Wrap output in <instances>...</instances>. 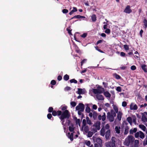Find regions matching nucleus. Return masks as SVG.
<instances>
[{"label": "nucleus", "mask_w": 147, "mask_h": 147, "mask_svg": "<svg viewBox=\"0 0 147 147\" xmlns=\"http://www.w3.org/2000/svg\"><path fill=\"white\" fill-rule=\"evenodd\" d=\"M104 89L100 86L98 87L96 89H92L90 90L89 94L91 95L92 96L91 94L90 91H92L94 94H96L97 98L99 100H102L104 99V98L102 95L99 94L102 93L104 91Z\"/></svg>", "instance_id": "nucleus-1"}, {"label": "nucleus", "mask_w": 147, "mask_h": 147, "mask_svg": "<svg viewBox=\"0 0 147 147\" xmlns=\"http://www.w3.org/2000/svg\"><path fill=\"white\" fill-rule=\"evenodd\" d=\"M135 140L134 137L132 135H128L125 139L123 142L124 146H129L130 144H133Z\"/></svg>", "instance_id": "nucleus-2"}, {"label": "nucleus", "mask_w": 147, "mask_h": 147, "mask_svg": "<svg viewBox=\"0 0 147 147\" xmlns=\"http://www.w3.org/2000/svg\"><path fill=\"white\" fill-rule=\"evenodd\" d=\"M100 122L99 121H97L94 123L93 126V128H92V131L94 133L96 132L97 130H99L100 129Z\"/></svg>", "instance_id": "nucleus-3"}, {"label": "nucleus", "mask_w": 147, "mask_h": 147, "mask_svg": "<svg viewBox=\"0 0 147 147\" xmlns=\"http://www.w3.org/2000/svg\"><path fill=\"white\" fill-rule=\"evenodd\" d=\"M134 136L136 138H138L139 137L143 139L145 138V135L142 132L140 131L135 134Z\"/></svg>", "instance_id": "nucleus-4"}, {"label": "nucleus", "mask_w": 147, "mask_h": 147, "mask_svg": "<svg viewBox=\"0 0 147 147\" xmlns=\"http://www.w3.org/2000/svg\"><path fill=\"white\" fill-rule=\"evenodd\" d=\"M116 114L115 113H112L111 114L110 113L108 112L107 113V118L110 122H112L114 120V117L116 116Z\"/></svg>", "instance_id": "nucleus-5"}, {"label": "nucleus", "mask_w": 147, "mask_h": 147, "mask_svg": "<svg viewBox=\"0 0 147 147\" xmlns=\"http://www.w3.org/2000/svg\"><path fill=\"white\" fill-rule=\"evenodd\" d=\"M69 117V111L67 110H65L62 114L60 118L61 120H62L64 118H68Z\"/></svg>", "instance_id": "nucleus-6"}, {"label": "nucleus", "mask_w": 147, "mask_h": 147, "mask_svg": "<svg viewBox=\"0 0 147 147\" xmlns=\"http://www.w3.org/2000/svg\"><path fill=\"white\" fill-rule=\"evenodd\" d=\"M84 105L82 103H79L76 108V110L77 111H84Z\"/></svg>", "instance_id": "nucleus-7"}, {"label": "nucleus", "mask_w": 147, "mask_h": 147, "mask_svg": "<svg viewBox=\"0 0 147 147\" xmlns=\"http://www.w3.org/2000/svg\"><path fill=\"white\" fill-rule=\"evenodd\" d=\"M81 130L83 131L84 134H86L89 130V128L87 125L82 126L81 128Z\"/></svg>", "instance_id": "nucleus-8"}, {"label": "nucleus", "mask_w": 147, "mask_h": 147, "mask_svg": "<svg viewBox=\"0 0 147 147\" xmlns=\"http://www.w3.org/2000/svg\"><path fill=\"white\" fill-rule=\"evenodd\" d=\"M129 106V108L131 110H137L138 108L137 105L134 102L131 103Z\"/></svg>", "instance_id": "nucleus-9"}, {"label": "nucleus", "mask_w": 147, "mask_h": 147, "mask_svg": "<svg viewBox=\"0 0 147 147\" xmlns=\"http://www.w3.org/2000/svg\"><path fill=\"white\" fill-rule=\"evenodd\" d=\"M93 140L94 142H95L99 144H102V140L99 138H96L93 136L92 137Z\"/></svg>", "instance_id": "nucleus-10"}, {"label": "nucleus", "mask_w": 147, "mask_h": 147, "mask_svg": "<svg viewBox=\"0 0 147 147\" xmlns=\"http://www.w3.org/2000/svg\"><path fill=\"white\" fill-rule=\"evenodd\" d=\"M111 142L115 144H116V142H117V144H119L121 142L118 139H116V138L115 137H112L111 138Z\"/></svg>", "instance_id": "nucleus-11"}, {"label": "nucleus", "mask_w": 147, "mask_h": 147, "mask_svg": "<svg viewBox=\"0 0 147 147\" xmlns=\"http://www.w3.org/2000/svg\"><path fill=\"white\" fill-rule=\"evenodd\" d=\"M78 91L77 92V93L79 94H82L86 92V90L84 88L82 89L81 88H78Z\"/></svg>", "instance_id": "nucleus-12"}, {"label": "nucleus", "mask_w": 147, "mask_h": 147, "mask_svg": "<svg viewBox=\"0 0 147 147\" xmlns=\"http://www.w3.org/2000/svg\"><path fill=\"white\" fill-rule=\"evenodd\" d=\"M105 144L106 147H115V144L112 143L111 141L106 142Z\"/></svg>", "instance_id": "nucleus-13"}, {"label": "nucleus", "mask_w": 147, "mask_h": 147, "mask_svg": "<svg viewBox=\"0 0 147 147\" xmlns=\"http://www.w3.org/2000/svg\"><path fill=\"white\" fill-rule=\"evenodd\" d=\"M124 12L127 13H129L132 12V10L130 9V7L129 5H127L126 6L124 11Z\"/></svg>", "instance_id": "nucleus-14"}, {"label": "nucleus", "mask_w": 147, "mask_h": 147, "mask_svg": "<svg viewBox=\"0 0 147 147\" xmlns=\"http://www.w3.org/2000/svg\"><path fill=\"white\" fill-rule=\"evenodd\" d=\"M98 119L99 120H101V119L103 121L105 120L106 119V115L105 113H104L103 115L102 116L100 115L98 116Z\"/></svg>", "instance_id": "nucleus-15"}, {"label": "nucleus", "mask_w": 147, "mask_h": 147, "mask_svg": "<svg viewBox=\"0 0 147 147\" xmlns=\"http://www.w3.org/2000/svg\"><path fill=\"white\" fill-rule=\"evenodd\" d=\"M134 147H140L139 141L138 140H134Z\"/></svg>", "instance_id": "nucleus-16"}, {"label": "nucleus", "mask_w": 147, "mask_h": 147, "mask_svg": "<svg viewBox=\"0 0 147 147\" xmlns=\"http://www.w3.org/2000/svg\"><path fill=\"white\" fill-rule=\"evenodd\" d=\"M117 113V118L118 120L120 121L121 120L123 113L121 111H119Z\"/></svg>", "instance_id": "nucleus-17"}, {"label": "nucleus", "mask_w": 147, "mask_h": 147, "mask_svg": "<svg viewBox=\"0 0 147 147\" xmlns=\"http://www.w3.org/2000/svg\"><path fill=\"white\" fill-rule=\"evenodd\" d=\"M61 111H58L57 112L55 111H53L52 112V115L54 116L57 115V114L58 115H60L61 114Z\"/></svg>", "instance_id": "nucleus-18"}, {"label": "nucleus", "mask_w": 147, "mask_h": 147, "mask_svg": "<svg viewBox=\"0 0 147 147\" xmlns=\"http://www.w3.org/2000/svg\"><path fill=\"white\" fill-rule=\"evenodd\" d=\"M110 130H108L106 132L105 138L107 140L109 139L110 134Z\"/></svg>", "instance_id": "nucleus-19"}, {"label": "nucleus", "mask_w": 147, "mask_h": 147, "mask_svg": "<svg viewBox=\"0 0 147 147\" xmlns=\"http://www.w3.org/2000/svg\"><path fill=\"white\" fill-rule=\"evenodd\" d=\"M137 131V129L136 128L131 129L130 130L129 133L130 134H133L134 133H136Z\"/></svg>", "instance_id": "nucleus-20"}, {"label": "nucleus", "mask_w": 147, "mask_h": 147, "mask_svg": "<svg viewBox=\"0 0 147 147\" xmlns=\"http://www.w3.org/2000/svg\"><path fill=\"white\" fill-rule=\"evenodd\" d=\"M67 136L68 138L70 139L71 141H72L73 140V133H71V134L69 133H68L67 134Z\"/></svg>", "instance_id": "nucleus-21"}, {"label": "nucleus", "mask_w": 147, "mask_h": 147, "mask_svg": "<svg viewBox=\"0 0 147 147\" xmlns=\"http://www.w3.org/2000/svg\"><path fill=\"white\" fill-rule=\"evenodd\" d=\"M74 129V125L72 124H71L69 127V129L71 132H73Z\"/></svg>", "instance_id": "nucleus-22"}, {"label": "nucleus", "mask_w": 147, "mask_h": 147, "mask_svg": "<svg viewBox=\"0 0 147 147\" xmlns=\"http://www.w3.org/2000/svg\"><path fill=\"white\" fill-rule=\"evenodd\" d=\"M129 127L127 126H126L124 128V134L125 135H127L129 132Z\"/></svg>", "instance_id": "nucleus-23"}, {"label": "nucleus", "mask_w": 147, "mask_h": 147, "mask_svg": "<svg viewBox=\"0 0 147 147\" xmlns=\"http://www.w3.org/2000/svg\"><path fill=\"white\" fill-rule=\"evenodd\" d=\"M104 94L105 96L107 98H110L111 96V94L107 91L105 92Z\"/></svg>", "instance_id": "nucleus-24"}, {"label": "nucleus", "mask_w": 147, "mask_h": 147, "mask_svg": "<svg viewBox=\"0 0 147 147\" xmlns=\"http://www.w3.org/2000/svg\"><path fill=\"white\" fill-rule=\"evenodd\" d=\"M120 127H119L116 126L115 129L116 133L117 134H119L120 133Z\"/></svg>", "instance_id": "nucleus-25"}, {"label": "nucleus", "mask_w": 147, "mask_h": 147, "mask_svg": "<svg viewBox=\"0 0 147 147\" xmlns=\"http://www.w3.org/2000/svg\"><path fill=\"white\" fill-rule=\"evenodd\" d=\"M141 67L142 69L145 72H147V69L146 67V66L144 65H141Z\"/></svg>", "instance_id": "nucleus-26"}, {"label": "nucleus", "mask_w": 147, "mask_h": 147, "mask_svg": "<svg viewBox=\"0 0 147 147\" xmlns=\"http://www.w3.org/2000/svg\"><path fill=\"white\" fill-rule=\"evenodd\" d=\"M105 129L102 128L100 131V134L102 136H104L105 135Z\"/></svg>", "instance_id": "nucleus-27"}, {"label": "nucleus", "mask_w": 147, "mask_h": 147, "mask_svg": "<svg viewBox=\"0 0 147 147\" xmlns=\"http://www.w3.org/2000/svg\"><path fill=\"white\" fill-rule=\"evenodd\" d=\"M139 127L141 128L142 130H143V131H145L146 128L145 127V126L143 125L142 124H140L139 125Z\"/></svg>", "instance_id": "nucleus-28"}, {"label": "nucleus", "mask_w": 147, "mask_h": 147, "mask_svg": "<svg viewBox=\"0 0 147 147\" xmlns=\"http://www.w3.org/2000/svg\"><path fill=\"white\" fill-rule=\"evenodd\" d=\"M127 121L129 123L130 125H132V119L131 117H128L127 119Z\"/></svg>", "instance_id": "nucleus-29"}, {"label": "nucleus", "mask_w": 147, "mask_h": 147, "mask_svg": "<svg viewBox=\"0 0 147 147\" xmlns=\"http://www.w3.org/2000/svg\"><path fill=\"white\" fill-rule=\"evenodd\" d=\"M77 11V9L76 7H73V9L69 13L70 15H72L74 12H76Z\"/></svg>", "instance_id": "nucleus-30"}, {"label": "nucleus", "mask_w": 147, "mask_h": 147, "mask_svg": "<svg viewBox=\"0 0 147 147\" xmlns=\"http://www.w3.org/2000/svg\"><path fill=\"white\" fill-rule=\"evenodd\" d=\"M91 19L92 22H95L96 20V16L95 14H93L91 17Z\"/></svg>", "instance_id": "nucleus-31"}, {"label": "nucleus", "mask_w": 147, "mask_h": 147, "mask_svg": "<svg viewBox=\"0 0 147 147\" xmlns=\"http://www.w3.org/2000/svg\"><path fill=\"white\" fill-rule=\"evenodd\" d=\"M93 117L94 120L96 119L97 118L98 114L97 113L94 111H93Z\"/></svg>", "instance_id": "nucleus-32"}, {"label": "nucleus", "mask_w": 147, "mask_h": 147, "mask_svg": "<svg viewBox=\"0 0 147 147\" xmlns=\"http://www.w3.org/2000/svg\"><path fill=\"white\" fill-rule=\"evenodd\" d=\"M113 108L116 113H117L118 112V109L117 106L115 105H113Z\"/></svg>", "instance_id": "nucleus-33"}, {"label": "nucleus", "mask_w": 147, "mask_h": 147, "mask_svg": "<svg viewBox=\"0 0 147 147\" xmlns=\"http://www.w3.org/2000/svg\"><path fill=\"white\" fill-rule=\"evenodd\" d=\"M87 133L88 134L87 135V136L88 137H92L93 134V132L90 131H88Z\"/></svg>", "instance_id": "nucleus-34"}, {"label": "nucleus", "mask_w": 147, "mask_h": 147, "mask_svg": "<svg viewBox=\"0 0 147 147\" xmlns=\"http://www.w3.org/2000/svg\"><path fill=\"white\" fill-rule=\"evenodd\" d=\"M87 123L89 125H91L92 123L90 120V119L88 117H86V118Z\"/></svg>", "instance_id": "nucleus-35"}, {"label": "nucleus", "mask_w": 147, "mask_h": 147, "mask_svg": "<svg viewBox=\"0 0 147 147\" xmlns=\"http://www.w3.org/2000/svg\"><path fill=\"white\" fill-rule=\"evenodd\" d=\"M74 18H84L85 17L80 15H78L74 16Z\"/></svg>", "instance_id": "nucleus-36"}, {"label": "nucleus", "mask_w": 147, "mask_h": 147, "mask_svg": "<svg viewBox=\"0 0 147 147\" xmlns=\"http://www.w3.org/2000/svg\"><path fill=\"white\" fill-rule=\"evenodd\" d=\"M142 120L144 122H147V118L145 116H143L142 117Z\"/></svg>", "instance_id": "nucleus-37"}, {"label": "nucleus", "mask_w": 147, "mask_h": 147, "mask_svg": "<svg viewBox=\"0 0 147 147\" xmlns=\"http://www.w3.org/2000/svg\"><path fill=\"white\" fill-rule=\"evenodd\" d=\"M85 143L88 146H89L91 145V142L89 140H86Z\"/></svg>", "instance_id": "nucleus-38"}, {"label": "nucleus", "mask_w": 147, "mask_h": 147, "mask_svg": "<svg viewBox=\"0 0 147 147\" xmlns=\"http://www.w3.org/2000/svg\"><path fill=\"white\" fill-rule=\"evenodd\" d=\"M113 76L117 79H120L121 78L120 76L116 74H113Z\"/></svg>", "instance_id": "nucleus-39"}, {"label": "nucleus", "mask_w": 147, "mask_h": 147, "mask_svg": "<svg viewBox=\"0 0 147 147\" xmlns=\"http://www.w3.org/2000/svg\"><path fill=\"white\" fill-rule=\"evenodd\" d=\"M69 78V76L67 74L65 75L63 77L64 80L66 81L68 80Z\"/></svg>", "instance_id": "nucleus-40"}, {"label": "nucleus", "mask_w": 147, "mask_h": 147, "mask_svg": "<svg viewBox=\"0 0 147 147\" xmlns=\"http://www.w3.org/2000/svg\"><path fill=\"white\" fill-rule=\"evenodd\" d=\"M143 23L145 28H147V20L145 19L143 21Z\"/></svg>", "instance_id": "nucleus-41"}, {"label": "nucleus", "mask_w": 147, "mask_h": 147, "mask_svg": "<svg viewBox=\"0 0 147 147\" xmlns=\"http://www.w3.org/2000/svg\"><path fill=\"white\" fill-rule=\"evenodd\" d=\"M70 82L71 83H74L75 84H76L77 83V81L75 79H72L70 80Z\"/></svg>", "instance_id": "nucleus-42"}, {"label": "nucleus", "mask_w": 147, "mask_h": 147, "mask_svg": "<svg viewBox=\"0 0 147 147\" xmlns=\"http://www.w3.org/2000/svg\"><path fill=\"white\" fill-rule=\"evenodd\" d=\"M70 104L72 107H74L76 105V103L75 102L72 101L70 102Z\"/></svg>", "instance_id": "nucleus-43"}, {"label": "nucleus", "mask_w": 147, "mask_h": 147, "mask_svg": "<svg viewBox=\"0 0 147 147\" xmlns=\"http://www.w3.org/2000/svg\"><path fill=\"white\" fill-rule=\"evenodd\" d=\"M86 121L85 119H83L82 121V126L86 125Z\"/></svg>", "instance_id": "nucleus-44"}, {"label": "nucleus", "mask_w": 147, "mask_h": 147, "mask_svg": "<svg viewBox=\"0 0 147 147\" xmlns=\"http://www.w3.org/2000/svg\"><path fill=\"white\" fill-rule=\"evenodd\" d=\"M75 45V49H76V51L77 53H80V49H78V47L76 46Z\"/></svg>", "instance_id": "nucleus-45"}, {"label": "nucleus", "mask_w": 147, "mask_h": 147, "mask_svg": "<svg viewBox=\"0 0 147 147\" xmlns=\"http://www.w3.org/2000/svg\"><path fill=\"white\" fill-rule=\"evenodd\" d=\"M67 107L66 106H62L61 107L62 110H64L67 109Z\"/></svg>", "instance_id": "nucleus-46"}, {"label": "nucleus", "mask_w": 147, "mask_h": 147, "mask_svg": "<svg viewBox=\"0 0 147 147\" xmlns=\"http://www.w3.org/2000/svg\"><path fill=\"white\" fill-rule=\"evenodd\" d=\"M86 111L87 113H90V108L88 107H86Z\"/></svg>", "instance_id": "nucleus-47"}, {"label": "nucleus", "mask_w": 147, "mask_h": 147, "mask_svg": "<svg viewBox=\"0 0 147 147\" xmlns=\"http://www.w3.org/2000/svg\"><path fill=\"white\" fill-rule=\"evenodd\" d=\"M116 90L119 92H121V87L119 86L117 87L116 88Z\"/></svg>", "instance_id": "nucleus-48"}, {"label": "nucleus", "mask_w": 147, "mask_h": 147, "mask_svg": "<svg viewBox=\"0 0 147 147\" xmlns=\"http://www.w3.org/2000/svg\"><path fill=\"white\" fill-rule=\"evenodd\" d=\"M122 105L123 107H125L127 105V103L125 101H123L122 103Z\"/></svg>", "instance_id": "nucleus-49"}, {"label": "nucleus", "mask_w": 147, "mask_h": 147, "mask_svg": "<svg viewBox=\"0 0 147 147\" xmlns=\"http://www.w3.org/2000/svg\"><path fill=\"white\" fill-rule=\"evenodd\" d=\"M124 47L125 49L126 50H128L129 49V47L127 45H124Z\"/></svg>", "instance_id": "nucleus-50"}, {"label": "nucleus", "mask_w": 147, "mask_h": 147, "mask_svg": "<svg viewBox=\"0 0 147 147\" xmlns=\"http://www.w3.org/2000/svg\"><path fill=\"white\" fill-rule=\"evenodd\" d=\"M110 126L108 124H106L105 126V128L109 130Z\"/></svg>", "instance_id": "nucleus-51"}, {"label": "nucleus", "mask_w": 147, "mask_h": 147, "mask_svg": "<svg viewBox=\"0 0 147 147\" xmlns=\"http://www.w3.org/2000/svg\"><path fill=\"white\" fill-rule=\"evenodd\" d=\"M105 32L107 34H109L110 32V30L109 29H106V30L105 31Z\"/></svg>", "instance_id": "nucleus-52"}, {"label": "nucleus", "mask_w": 147, "mask_h": 147, "mask_svg": "<svg viewBox=\"0 0 147 147\" xmlns=\"http://www.w3.org/2000/svg\"><path fill=\"white\" fill-rule=\"evenodd\" d=\"M94 147H102V144H94Z\"/></svg>", "instance_id": "nucleus-53"}, {"label": "nucleus", "mask_w": 147, "mask_h": 147, "mask_svg": "<svg viewBox=\"0 0 147 147\" xmlns=\"http://www.w3.org/2000/svg\"><path fill=\"white\" fill-rule=\"evenodd\" d=\"M131 69L133 70H134L136 69V67L135 65H132L131 67Z\"/></svg>", "instance_id": "nucleus-54"}, {"label": "nucleus", "mask_w": 147, "mask_h": 147, "mask_svg": "<svg viewBox=\"0 0 147 147\" xmlns=\"http://www.w3.org/2000/svg\"><path fill=\"white\" fill-rule=\"evenodd\" d=\"M68 10L67 9H64L63 10L62 12L64 13H66L68 12Z\"/></svg>", "instance_id": "nucleus-55"}, {"label": "nucleus", "mask_w": 147, "mask_h": 147, "mask_svg": "<svg viewBox=\"0 0 147 147\" xmlns=\"http://www.w3.org/2000/svg\"><path fill=\"white\" fill-rule=\"evenodd\" d=\"M143 145L144 146L147 145V140H145L143 142Z\"/></svg>", "instance_id": "nucleus-56"}, {"label": "nucleus", "mask_w": 147, "mask_h": 147, "mask_svg": "<svg viewBox=\"0 0 147 147\" xmlns=\"http://www.w3.org/2000/svg\"><path fill=\"white\" fill-rule=\"evenodd\" d=\"M53 108L52 107H50L48 110L49 112H51L53 111Z\"/></svg>", "instance_id": "nucleus-57"}, {"label": "nucleus", "mask_w": 147, "mask_h": 147, "mask_svg": "<svg viewBox=\"0 0 147 147\" xmlns=\"http://www.w3.org/2000/svg\"><path fill=\"white\" fill-rule=\"evenodd\" d=\"M47 117L48 119H50L52 117V116L51 114L49 113L47 115Z\"/></svg>", "instance_id": "nucleus-58"}, {"label": "nucleus", "mask_w": 147, "mask_h": 147, "mask_svg": "<svg viewBox=\"0 0 147 147\" xmlns=\"http://www.w3.org/2000/svg\"><path fill=\"white\" fill-rule=\"evenodd\" d=\"M87 61V59H84L82 61H81V66H82L83 64L86 61Z\"/></svg>", "instance_id": "nucleus-59"}, {"label": "nucleus", "mask_w": 147, "mask_h": 147, "mask_svg": "<svg viewBox=\"0 0 147 147\" xmlns=\"http://www.w3.org/2000/svg\"><path fill=\"white\" fill-rule=\"evenodd\" d=\"M56 82L55 80H52L51 82V84L52 85H55L56 84Z\"/></svg>", "instance_id": "nucleus-60"}, {"label": "nucleus", "mask_w": 147, "mask_h": 147, "mask_svg": "<svg viewBox=\"0 0 147 147\" xmlns=\"http://www.w3.org/2000/svg\"><path fill=\"white\" fill-rule=\"evenodd\" d=\"M67 31H68V33L70 35H72L71 32V30L69 28H67Z\"/></svg>", "instance_id": "nucleus-61"}, {"label": "nucleus", "mask_w": 147, "mask_h": 147, "mask_svg": "<svg viewBox=\"0 0 147 147\" xmlns=\"http://www.w3.org/2000/svg\"><path fill=\"white\" fill-rule=\"evenodd\" d=\"M71 89V88L68 86L66 87L65 88V90H70Z\"/></svg>", "instance_id": "nucleus-62"}, {"label": "nucleus", "mask_w": 147, "mask_h": 147, "mask_svg": "<svg viewBox=\"0 0 147 147\" xmlns=\"http://www.w3.org/2000/svg\"><path fill=\"white\" fill-rule=\"evenodd\" d=\"M147 106V104L144 103V105H140V107L141 108H142L143 107H145L146 106Z\"/></svg>", "instance_id": "nucleus-63"}, {"label": "nucleus", "mask_w": 147, "mask_h": 147, "mask_svg": "<svg viewBox=\"0 0 147 147\" xmlns=\"http://www.w3.org/2000/svg\"><path fill=\"white\" fill-rule=\"evenodd\" d=\"M92 108L94 110L96 109L97 108V106L95 105H93L92 106Z\"/></svg>", "instance_id": "nucleus-64"}]
</instances>
